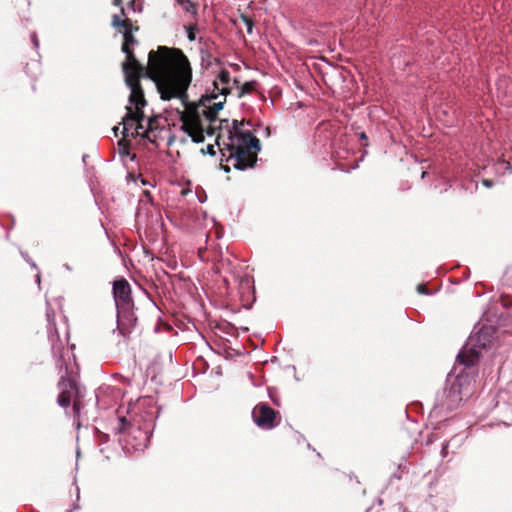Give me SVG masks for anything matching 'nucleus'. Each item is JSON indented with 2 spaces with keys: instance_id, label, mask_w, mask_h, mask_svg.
Here are the masks:
<instances>
[{
  "instance_id": "4",
  "label": "nucleus",
  "mask_w": 512,
  "mask_h": 512,
  "mask_svg": "<svg viewBox=\"0 0 512 512\" xmlns=\"http://www.w3.org/2000/svg\"><path fill=\"white\" fill-rule=\"evenodd\" d=\"M129 103L130 105L126 107L127 112L123 117V139L118 142L119 146H121L128 137L136 138L142 136L154 142V138L157 136L156 131L159 128L160 117H149L145 124V115L142 109L146 106L147 102L145 101V104L141 107H137V105L130 100Z\"/></svg>"
},
{
  "instance_id": "21",
  "label": "nucleus",
  "mask_w": 512,
  "mask_h": 512,
  "mask_svg": "<svg viewBox=\"0 0 512 512\" xmlns=\"http://www.w3.org/2000/svg\"><path fill=\"white\" fill-rule=\"evenodd\" d=\"M417 291L419 293H421V294H428L429 293L427 288L424 285H422V284L417 286Z\"/></svg>"
},
{
  "instance_id": "33",
  "label": "nucleus",
  "mask_w": 512,
  "mask_h": 512,
  "mask_svg": "<svg viewBox=\"0 0 512 512\" xmlns=\"http://www.w3.org/2000/svg\"><path fill=\"white\" fill-rule=\"evenodd\" d=\"M427 172H423L422 173V178H424L426 176Z\"/></svg>"
},
{
  "instance_id": "13",
  "label": "nucleus",
  "mask_w": 512,
  "mask_h": 512,
  "mask_svg": "<svg viewBox=\"0 0 512 512\" xmlns=\"http://www.w3.org/2000/svg\"><path fill=\"white\" fill-rule=\"evenodd\" d=\"M128 427H130V424L125 419V417H120L118 419V425L115 429L117 430L118 433H125Z\"/></svg>"
},
{
  "instance_id": "25",
  "label": "nucleus",
  "mask_w": 512,
  "mask_h": 512,
  "mask_svg": "<svg viewBox=\"0 0 512 512\" xmlns=\"http://www.w3.org/2000/svg\"><path fill=\"white\" fill-rule=\"evenodd\" d=\"M221 168H222L225 172H229V171H230V166H229L228 164H226V165L221 164Z\"/></svg>"
},
{
  "instance_id": "5",
  "label": "nucleus",
  "mask_w": 512,
  "mask_h": 512,
  "mask_svg": "<svg viewBox=\"0 0 512 512\" xmlns=\"http://www.w3.org/2000/svg\"><path fill=\"white\" fill-rule=\"evenodd\" d=\"M113 297L117 308L118 329L123 336H127L130 328L135 326L137 318L133 312L131 287L126 279L113 282Z\"/></svg>"
},
{
  "instance_id": "6",
  "label": "nucleus",
  "mask_w": 512,
  "mask_h": 512,
  "mask_svg": "<svg viewBox=\"0 0 512 512\" xmlns=\"http://www.w3.org/2000/svg\"><path fill=\"white\" fill-rule=\"evenodd\" d=\"M493 334L492 326H483L477 331L474 330L457 355L459 364L469 368L478 363L481 350L486 349L491 344Z\"/></svg>"
},
{
  "instance_id": "27",
  "label": "nucleus",
  "mask_w": 512,
  "mask_h": 512,
  "mask_svg": "<svg viewBox=\"0 0 512 512\" xmlns=\"http://www.w3.org/2000/svg\"><path fill=\"white\" fill-rule=\"evenodd\" d=\"M118 130H119V127H114V128H113L114 134H115L116 136H117V132H118Z\"/></svg>"
},
{
  "instance_id": "17",
  "label": "nucleus",
  "mask_w": 512,
  "mask_h": 512,
  "mask_svg": "<svg viewBox=\"0 0 512 512\" xmlns=\"http://www.w3.org/2000/svg\"><path fill=\"white\" fill-rule=\"evenodd\" d=\"M242 124L238 120H233L232 122V129L229 130V135H236V133H241L240 126Z\"/></svg>"
},
{
  "instance_id": "32",
  "label": "nucleus",
  "mask_w": 512,
  "mask_h": 512,
  "mask_svg": "<svg viewBox=\"0 0 512 512\" xmlns=\"http://www.w3.org/2000/svg\"><path fill=\"white\" fill-rule=\"evenodd\" d=\"M121 14H122V16H124V15H125V11H124V9H123V8L121 9Z\"/></svg>"
},
{
  "instance_id": "18",
  "label": "nucleus",
  "mask_w": 512,
  "mask_h": 512,
  "mask_svg": "<svg viewBox=\"0 0 512 512\" xmlns=\"http://www.w3.org/2000/svg\"><path fill=\"white\" fill-rule=\"evenodd\" d=\"M241 19H242V21H243V22L245 23V25H246L247 32H248L249 34H251V33H252V31H253V21H252L249 17L244 16V15H242V16H241Z\"/></svg>"
},
{
  "instance_id": "12",
  "label": "nucleus",
  "mask_w": 512,
  "mask_h": 512,
  "mask_svg": "<svg viewBox=\"0 0 512 512\" xmlns=\"http://www.w3.org/2000/svg\"><path fill=\"white\" fill-rule=\"evenodd\" d=\"M255 85H256V83L253 81L245 82L241 87L239 96L241 97V96L251 93L255 89Z\"/></svg>"
},
{
  "instance_id": "11",
  "label": "nucleus",
  "mask_w": 512,
  "mask_h": 512,
  "mask_svg": "<svg viewBox=\"0 0 512 512\" xmlns=\"http://www.w3.org/2000/svg\"><path fill=\"white\" fill-rule=\"evenodd\" d=\"M130 429L131 431L129 432V434L132 435L137 440V443L133 444V447L137 450L143 449V436L145 441L148 440V437L139 428L130 427Z\"/></svg>"
},
{
  "instance_id": "22",
  "label": "nucleus",
  "mask_w": 512,
  "mask_h": 512,
  "mask_svg": "<svg viewBox=\"0 0 512 512\" xmlns=\"http://www.w3.org/2000/svg\"><path fill=\"white\" fill-rule=\"evenodd\" d=\"M206 151H207V153H208V154H210V155H215L214 146H213V145H211V144L207 145V147H206Z\"/></svg>"
},
{
  "instance_id": "24",
  "label": "nucleus",
  "mask_w": 512,
  "mask_h": 512,
  "mask_svg": "<svg viewBox=\"0 0 512 512\" xmlns=\"http://www.w3.org/2000/svg\"><path fill=\"white\" fill-rule=\"evenodd\" d=\"M483 184H484L486 187H492V181H491V180H483Z\"/></svg>"
},
{
  "instance_id": "20",
  "label": "nucleus",
  "mask_w": 512,
  "mask_h": 512,
  "mask_svg": "<svg viewBox=\"0 0 512 512\" xmlns=\"http://www.w3.org/2000/svg\"><path fill=\"white\" fill-rule=\"evenodd\" d=\"M31 41H32L34 47L37 49L39 47V41H38L37 35L35 33H33L31 35Z\"/></svg>"
},
{
  "instance_id": "26",
  "label": "nucleus",
  "mask_w": 512,
  "mask_h": 512,
  "mask_svg": "<svg viewBox=\"0 0 512 512\" xmlns=\"http://www.w3.org/2000/svg\"><path fill=\"white\" fill-rule=\"evenodd\" d=\"M114 5L119 6L121 4V0H113Z\"/></svg>"
},
{
  "instance_id": "30",
  "label": "nucleus",
  "mask_w": 512,
  "mask_h": 512,
  "mask_svg": "<svg viewBox=\"0 0 512 512\" xmlns=\"http://www.w3.org/2000/svg\"><path fill=\"white\" fill-rule=\"evenodd\" d=\"M31 266H32L33 268H37V267H36V264H35L34 262H31Z\"/></svg>"
},
{
  "instance_id": "3",
  "label": "nucleus",
  "mask_w": 512,
  "mask_h": 512,
  "mask_svg": "<svg viewBox=\"0 0 512 512\" xmlns=\"http://www.w3.org/2000/svg\"><path fill=\"white\" fill-rule=\"evenodd\" d=\"M229 143L226 146L228 155L221 149L222 155L226 157V162L230 163L235 169L246 170L251 168L257 161V155L251 149L260 150V141L253 136L250 131L229 135Z\"/></svg>"
},
{
  "instance_id": "7",
  "label": "nucleus",
  "mask_w": 512,
  "mask_h": 512,
  "mask_svg": "<svg viewBox=\"0 0 512 512\" xmlns=\"http://www.w3.org/2000/svg\"><path fill=\"white\" fill-rule=\"evenodd\" d=\"M472 393L471 380L462 374L455 377L450 387L445 390L446 401L444 405L448 410L457 408L460 403Z\"/></svg>"
},
{
  "instance_id": "15",
  "label": "nucleus",
  "mask_w": 512,
  "mask_h": 512,
  "mask_svg": "<svg viewBox=\"0 0 512 512\" xmlns=\"http://www.w3.org/2000/svg\"><path fill=\"white\" fill-rule=\"evenodd\" d=\"M125 20L121 19L119 15H113L112 17V26L116 29H120V26H124Z\"/></svg>"
},
{
  "instance_id": "2",
  "label": "nucleus",
  "mask_w": 512,
  "mask_h": 512,
  "mask_svg": "<svg viewBox=\"0 0 512 512\" xmlns=\"http://www.w3.org/2000/svg\"><path fill=\"white\" fill-rule=\"evenodd\" d=\"M230 72L226 69L220 71L218 78L213 82L212 91H207L198 103L185 104V111L181 115L182 130L186 132L195 143L204 141V133L214 134L212 124L217 120L218 111L226 101L230 92ZM187 96L181 99L186 103Z\"/></svg>"
},
{
  "instance_id": "29",
  "label": "nucleus",
  "mask_w": 512,
  "mask_h": 512,
  "mask_svg": "<svg viewBox=\"0 0 512 512\" xmlns=\"http://www.w3.org/2000/svg\"><path fill=\"white\" fill-rule=\"evenodd\" d=\"M36 278H37V282L39 283L40 282V274H37Z\"/></svg>"
},
{
  "instance_id": "28",
  "label": "nucleus",
  "mask_w": 512,
  "mask_h": 512,
  "mask_svg": "<svg viewBox=\"0 0 512 512\" xmlns=\"http://www.w3.org/2000/svg\"><path fill=\"white\" fill-rule=\"evenodd\" d=\"M361 138H362V139H366V135H365V133H361Z\"/></svg>"
},
{
  "instance_id": "14",
  "label": "nucleus",
  "mask_w": 512,
  "mask_h": 512,
  "mask_svg": "<svg viewBox=\"0 0 512 512\" xmlns=\"http://www.w3.org/2000/svg\"><path fill=\"white\" fill-rule=\"evenodd\" d=\"M182 8L188 13H191V14L197 13L196 6L191 0L183 1Z\"/></svg>"
},
{
  "instance_id": "10",
  "label": "nucleus",
  "mask_w": 512,
  "mask_h": 512,
  "mask_svg": "<svg viewBox=\"0 0 512 512\" xmlns=\"http://www.w3.org/2000/svg\"><path fill=\"white\" fill-rule=\"evenodd\" d=\"M50 338L52 340V353L54 355L55 358H58L59 360H63L64 358V355H63V346L62 344L59 342V336H58V333L57 331H55L54 334H52L50 332Z\"/></svg>"
},
{
  "instance_id": "8",
  "label": "nucleus",
  "mask_w": 512,
  "mask_h": 512,
  "mask_svg": "<svg viewBox=\"0 0 512 512\" xmlns=\"http://www.w3.org/2000/svg\"><path fill=\"white\" fill-rule=\"evenodd\" d=\"M58 387L60 393L57 398V403L61 407L67 408L70 406L71 401H73V410L75 411V413H78L80 410V392L76 382L73 379L61 376L60 381L58 383Z\"/></svg>"
},
{
  "instance_id": "19",
  "label": "nucleus",
  "mask_w": 512,
  "mask_h": 512,
  "mask_svg": "<svg viewBox=\"0 0 512 512\" xmlns=\"http://www.w3.org/2000/svg\"><path fill=\"white\" fill-rule=\"evenodd\" d=\"M124 24H125L124 26H120V29H118L119 32H122L124 34L127 31H129L130 33H132L133 27H132L131 22L126 19Z\"/></svg>"
},
{
  "instance_id": "23",
  "label": "nucleus",
  "mask_w": 512,
  "mask_h": 512,
  "mask_svg": "<svg viewBox=\"0 0 512 512\" xmlns=\"http://www.w3.org/2000/svg\"><path fill=\"white\" fill-rule=\"evenodd\" d=\"M448 445H449V443L447 442V443L443 444V446H442V455H443V457H445L447 455Z\"/></svg>"
},
{
  "instance_id": "9",
  "label": "nucleus",
  "mask_w": 512,
  "mask_h": 512,
  "mask_svg": "<svg viewBox=\"0 0 512 512\" xmlns=\"http://www.w3.org/2000/svg\"><path fill=\"white\" fill-rule=\"evenodd\" d=\"M277 414L267 403H259L252 411L255 424L265 430H270L277 425Z\"/></svg>"
},
{
  "instance_id": "1",
  "label": "nucleus",
  "mask_w": 512,
  "mask_h": 512,
  "mask_svg": "<svg viewBox=\"0 0 512 512\" xmlns=\"http://www.w3.org/2000/svg\"><path fill=\"white\" fill-rule=\"evenodd\" d=\"M122 51L126 54L123 63L125 82L130 89V101L137 107L145 104L140 78L144 72L152 79L160 93L161 99H184L192 82V67L187 56L180 50L159 46L157 51H150L148 66L145 69L135 58L130 45L135 43L132 33L123 35Z\"/></svg>"
},
{
  "instance_id": "16",
  "label": "nucleus",
  "mask_w": 512,
  "mask_h": 512,
  "mask_svg": "<svg viewBox=\"0 0 512 512\" xmlns=\"http://www.w3.org/2000/svg\"><path fill=\"white\" fill-rule=\"evenodd\" d=\"M185 29H186V33H187V38L190 41H194L196 39L195 31H196L197 27L196 26H186Z\"/></svg>"
},
{
  "instance_id": "31",
  "label": "nucleus",
  "mask_w": 512,
  "mask_h": 512,
  "mask_svg": "<svg viewBox=\"0 0 512 512\" xmlns=\"http://www.w3.org/2000/svg\"><path fill=\"white\" fill-rule=\"evenodd\" d=\"M49 325H50L49 329H51L52 327L55 326V323H50Z\"/></svg>"
}]
</instances>
